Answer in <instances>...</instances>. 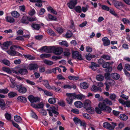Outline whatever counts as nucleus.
Returning a JSON list of instances; mask_svg holds the SVG:
<instances>
[{
	"label": "nucleus",
	"mask_w": 130,
	"mask_h": 130,
	"mask_svg": "<svg viewBox=\"0 0 130 130\" xmlns=\"http://www.w3.org/2000/svg\"><path fill=\"white\" fill-rule=\"evenodd\" d=\"M56 46H49L47 47L45 46L42 47L39 49L40 51H42L46 53H50L53 52L54 53Z\"/></svg>",
	"instance_id": "f257e3e1"
},
{
	"label": "nucleus",
	"mask_w": 130,
	"mask_h": 130,
	"mask_svg": "<svg viewBox=\"0 0 130 130\" xmlns=\"http://www.w3.org/2000/svg\"><path fill=\"white\" fill-rule=\"evenodd\" d=\"M66 95L67 97L66 99L67 103L68 104L71 105L73 100L74 99L73 93H67Z\"/></svg>",
	"instance_id": "f03ea898"
},
{
	"label": "nucleus",
	"mask_w": 130,
	"mask_h": 130,
	"mask_svg": "<svg viewBox=\"0 0 130 130\" xmlns=\"http://www.w3.org/2000/svg\"><path fill=\"white\" fill-rule=\"evenodd\" d=\"M16 90L20 93L24 94L27 91L26 88L23 86L22 84L16 85Z\"/></svg>",
	"instance_id": "7ed1b4c3"
},
{
	"label": "nucleus",
	"mask_w": 130,
	"mask_h": 130,
	"mask_svg": "<svg viewBox=\"0 0 130 130\" xmlns=\"http://www.w3.org/2000/svg\"><path fill=\"white\" fill-rule=\"evenodd\" d=\"M72 56V57L74 58L80 60H83L82 55L77 51L73 52Z\"/></svg>",
	"instance_id": "20e7f679"
},
{
	"label": "nucleus",
	"mask_w": 130,
	"mask_h": 130,
	"mask_svg": "<svg viewBox=\"0 0 130 130\" xmlns=\"http://www.w3.org/2000/svg\"><path fill=\"white\" fill-rule=\"evenodd\" d=\"M113 3L115 6L119 9H120L124 7V5L123 3L121 2L113 1Z\"/></svg>",
	"instance_id": "39448f33"
},
{
	"label": "nucleus",
	"mask_w": 130,
	"mask_h": 130,
	"mask_svg": "<svg viewBox=\"0 0 130 130\" xmlns=\"http://www.w3.org/2000/svg\"><path fill=\"white\" fill-rule=\"evenodd\" d=\"M112 123L114 125L113 126H111V125L108 123L105 122L103 123V126L104 127L109 129H113L114 128L115 126H116L117 125L116 123Z\"/></svg>",
	"instance_id": "423d86ee"
},
{
	"label": "nucleus",
	"mask_w": 130,
	"mask_h": 130,
	"mask_svg": "<svg viewBox=\"0 0 130 130\" xmlns=\"http://www.w3.org/2000/svg\"><path fill=\"white\" fill-rule=\"evenodd\" d=\"M109 63L108 62H104L102 64V67L104 68H107L105 70L106 72H111L112 70V68L111 67H110Z\"/></svg>",
	"instance_id": "0eeeda50"
},
{
	"label": "nucleus",
	"mask_w": 130,
	"mask_h": 130,
	"mask_svg": "<svg viewBox=\"0 0 130 130\" xmlns=\"http://www.w3.org/2000/svg\"><path fill=\"white\" fill-rule=\"evenodd\" d=\"M16 46L12 45L10 47V50H9L7 51V53L11 56H14L16 54V52L14 51V48Z\"/></svg>",
	"instance_id": "6e6552de"
},
{
	"label": "nucleus",
	"mask_w": 130,
	"mask_h": 130,
	"mask_svg": "<svg viewBox=\"0 0 130 130\" xmlns=\"http://www.w3.org/2000/svg\"><path fill=\"white\" fill-rule=\"evenodd\" d=\"M77 0H71L70 2L67 4L68 7L71 9H73L77 4Z\"/></svg>",
	"instance_id": "1a4fd4ad"
},
{
	"label": "nucleus",
	"mask_w": 130,
	"mask_h": 130,
	"mask_svg": "<svg viewBox=\"0 0 130 130\" xmlns=\"http://www.w3.org/2000/svg\"><path fill=\"white\" fill-rule=\"evenodd\" d=\"M38 68V66L36 63H30L28 67V68L31 71L37 69Z\"/></svg>",
	"instance_id": "9d476101"
},
{
	"label": "nucleus",
	"mask_w": 130,
	"mask_h": 130,
	"mask_svg": "<svg viewBox=\"0 0 130 130\" xmlns=\"http://www.w3.org/2000/svg\"><path fill=\"white\" fill-rule=\"evenodd\" d=\"M28 99L31 103L36 102L39 100V99L38 97H35L32 95L29 96Z\"/></svg>",
	"instance_id": "9b49d317"
},
{
	"label": "nucleus",
	"mask_w": 130,
	"mask_h": 130,
	"mask_svg": "<svg viewBox=\"0 0 130 130\" xmlns=\"http://www.w3.org/2000/svg\"><path fill=\"white\" fill-rule=\"evenodd\" d=\"M30 1L32 3H36L35 5L39 7H41L42 6V0H30Z\"/></svg>",
	"instance_id": "f8f14e48"
},
{
	"label": "nucleus",
	"mask_w": 130,
	"mask_h": 130,
	"mask_svg": "<svg viewBox=\"0 0 130 130\" xmlns=\"http://www.w3.org/2000/svg\"><path fill=\"white\" fill-rule=\"evenodd\" d=\"M91 102L90 100L88 99L86 100L83 103L84 107L85 109L88 108L89 107L91 106Z\"/></svg>",
	"instance_id": "ddd939ff"
},
{
	"label": "nucleus",
	"mask_w": 130,
	"mask_h": 130,
	"mask_svg": "<svg viewBox=\"0 0 130 130\" xmlns=\"http://www.w3.org/2000/svg\"><path fill=\"white\" fill-rule=\"evenodd\" d=\"M63 52V49L60 47H58L56 46L54 53L55 54L59 55Z\"/></svg>",
	"instance_id": "4468645a"
},
{
	"label": "nucleus",
	"mask_w": 130,
	"mask_h": 130,
	"mask_svg": "<svg viewBox=\"0 0 130 130\" xmlns=\"http://www.w3.org/2000/svg\"><path fill=\"white\" fill-rule=\"evenodd\" d=\"M50 107V110L53 113L57 115L59 114V113L57 111L58 110V107L57 105H56L55 106H52Z\"/></svg>",
	"instance_id": "2eb2a0df"
},
{
	"label": "nucleus",
	"mask_w": 130,
	"mask_h": 130,
	"mask_svg": "<svg viewBox=\"0 0 130 130\" xmlns=\"http://www.w3.org/2000/svg\"><path fill=\"white\" fill-rule=\"evenodd\" d=\"M74 99H78L82 100H83L85 99L86 98V96L83 94H80L76 95L75 93H73Z\"/></svg>",
	"instance_id": "dca6fc26"
},
{
	"label": "nucleus",
	"mask_w": 130,
	"mask_h": 130,
	"mask_svg": "<svg viewBox=\"0 0 130 130\" xmlns=\"http://www.w3.org/2000/svg\"><path fill=\"white\" fill-rule=\"evenodd\" d=\"M31 26L33 29L38 30L40 28L41 25L40 24L32 23L31 25Z\"/></svg>",
	"instance_id": "f3484780"
},
{
	"label": "nucleus",
	"mask_w": 130,
	"mask_h": 130,
	"mask_svg": "<svg viewBox=\"0 0 130 130\" xmlns=\"http://www.w3.org/2000/svg\"><path fill=\"white\" fill-rule=\"evenodd\" d=\"M106 106L107 105L104 100L102 102L98 104L99 107L101 109L102 111H104L105 109Z\"/></svg>",
	"instance_id": "a211bd4d"
},
{
	"label": "nucleus",
	"mask_w": 130,
	"mask_h": 130,
	"mask_svg": "<svg viewBox=\"0 0 130 130\" xmlns=\"http://www.w3.org/2000/svg\"><path fill=\"white\" fill-rule=\"evenodd\" d=\"M103 42V45L105 46H107L110 44V41L106 37H104L102 39Z\"/></svg>",
	"instance_id": "6ab92c4d"
},
{
	"label": "nucleus",
	"mask_w": 130,
	"mask_h": 130,
	"mask_svg": "<svg viewBox=\"0 0 130 130\" xmlns=\"http://www.w3.org/2000/svg\"><path fill=\"white\" fill-rule=\"evenodd\" d=\"M91 90L94 92L99 91L101 92L102 91V90L101 88L98 87L95 85H93L92 86Z\"/></svg>",
	"instance_id": "aec40b11"
},
{
	"label": "nucleus",
	"mask_w": 130,
	"mask_h": 130,
	"mask_svg": "<svg viewBox=\"0 0 130 130\" xmlns=\"http://www.w3.org/2000/svg\"><path fill=\"white\" fill-rule=\"evenodd\" d=\"M6 104L5 102L3 99H0V107L2 109L4 110L6 108Z\"/></svg>",
	"instance_id": "412c9836"
},
{
	"label": "nucleus",
	"mask_w": 130,
	"mask_h": 130,
	"mask_svg": "<svg viewBox=\"0 0 130 130\" xmlns=\"http://www.w3.org/2000/svg\"><path fill=\"white\" fill-rule=\"evenodd\" d=\"M18 72L21 75H23L27 74L28 73V71L26 69L21 68L19 70Z\"/></svg>",
	"instance_id": "4be33fe9"
},
{
	"label": "nucleus",
	"mask_w": 130,
	"mask_h": 130,
	"mask_svg": "<svg viewBox=\"0 0 130 130\" xmlns=\"http://www.w3.org/2000/svg\"><path fill=\"white\" fill-rule=\"evenodd\" d=\"M43 82V84L47 88L49 89H51V87L49 84L48 81L47 80H42Z\"/></svg>",
	"instance_id": "5701e85b"
},
{
	"label": "nucleus",
	"mask_w": 130,
	"mask_h": 130,
	"mask_svg": "<svg viewBox=\"0 0 130 130\" xmlns=\"http://www.w3.org/2000/svg\"><path fill=\"white\" fill-rule=\"evenodd\" d=\"M11 14L13 17L15 18L19 17L20 15L19 13L16 11H12L11 12Z\"/></svg>",
	"instance_id": "b1692460"
},
{
	"label": "nucleus",
	"mask_w": 130,
	"mask_h": 130,
	"mask_svg": "<svg viewBox=\"0 0 130 130\" xmlns=\"http://www.w3.org/2000/svg\"><path fill=\"white\" fill-rule=\"evenodd\" d=\"M63 88L64 89H71L72 88H73L75 89L76 88V86L75 85H73L71 86L69 85H64L63 87Z\"/></svg>",
	"instance_id": "393cba45"
},
{
	"label": "nucleus",
	"mask_w": 130,
	"mask_h": 130,
	"mask_svg": "<svg viewBox=\"0 0 130 130\" xmlns=\"http://www.w3.org/2000/svg\"><path fill=\"white\" fill-rule=\"evenodd\" d=\"M12 44V42L10 41H7L4 42L3 44V46L5 47V49H7L8 47Z\"/></svg>",
	"instance_id": "a878e982"
},
{
	"label": "nucleus",
	"mask_w": 130,
	"mask_h": 130,
	"mask_svg": "<svg viewBox=\"0 0 130 130\" xmlns=\"http://www.w3.org/2000/svg\"><path fill=\"white\" fill-rule=\"evenodd\" d=\"M74 105L77 108H80L83 106L82 103L79 101H77L74 103Z\"/></svg>",
	"instance_id": "bb28decb"
},
{
	"label": "nucleus",
	"mask_w": 130,
	"mask_h": 130,
	"mask_svg": "<svg viewBox=\"0 0 130 130\" xmlns=\"http://www.w3.org/2000/svg\"><path fill=\"white\" fill-rule=\"evenodd\" d=\"M80 85V87L82 88L85 89H87L88 87L87 83L85 82L81 83Z\"/></svg>",
	"instance_id": "cd10ccee"
},
{
	"label": "nucleus",
	"mask_w": 130,
	"mask_h": 130,
	"mask_svg": "<svg viewBox=\"0 0 130 130\" xmlns=\"http://www.w3.org/2000/svg\"><path fill=\"white\" fill-rule=\"evenodd\" d=\"M6 21L10 23H13L15 22L14 19L11 17L7 16L6 17Z\"/></svg>",
	"instance_id": "c85d7f7f"
},
{
	"label": "nucleus",
	"mask_w": 130,
	"mask_h": 130,
	"mask_svg": "<svg viewBox=\"0 0 130 130\" xmlns=\"http://www.w3.org/2000/svg\"><path fill=\"white\" fill-rule=\"evenodd\" d=\"M111 77L115 79H118L120 78V76L116 73H112L111 75Z\"/></svg>",
	"instance_id": "c756f323"
},
{
	"label": "nucleus",
	"mask_w": 130,
	"mask_h": 130,
	"mask_svg": "<svg viewBox=\"0 0 130 130\" xmlns=\"http://www.w3.org/2000/svg\"><path fill=\"white\" fill-rule=\"evenodd\" d=\"M17 100L19 102H25L27 101L26 99L23 96H19L17 98Z\"/></svg>",
	"instance_id": "7c9ffc66"
},
{
	"label": "nucleus",
	"mask_w": 130,
	"mask_h": 130,
	"mask_svg": "<svg viewBox=\"0 0 130 130\" xmlns=\"http://www.w3.org/2000/svg\"><path fill=\"white\" fill-rule=\"evenodd\" d=\"M117 96V95L114 93L110 94L109 98L111 100L115 101H116V99Z\"/></svg>",
	"instance_id": "2f4dec72"
},
{
	"label": "nucleus",
	"mask_w": 130,
	"mask_h": 130,
	"mask_svg": "<svg viewBox=\"0 0 130 130\" xmlns=\"http://www.w3.org/2000/svg\"><path fill=\"white\" fill-rule=\"evenodd\" d=\"M14 120L18 122H20L22 120V118L20 116H15L14 117Z\"/></svg>",
	"instance_id": "473e14b6"
},
{
	"label": "nucleus",
	"mask_w": 130,
	"mask_h": 130,
	"mask_svg": "<svg viewBox=\"0 0 130 130\" xmlns=\"http://www.w3.org/2000/svg\"><path fill=\"white\" fill-rule=\"evenodd\" d=\"M120 118L123 120H126L128 118L127 116L125 114H121L120 116Z\"/></svg>",
	"instance_id": "72a5a7b5"
},
{
	"label": "nucleus",
	"mask_w": 130,
	"mask_h": 130,
	"mask_svg": "<svg viewBox=\"0 0 130 130\" xmlns=\"http://www.w3.org/2000/svg\"><path fill=\"white\" fill-rule=\"evenodd\" d=\"M10 79L11 83L12 84V85H10L11 87L12 88H14L15 86L16 87V86L17 85H16L15 83L14 82V80L12 79L11 77L10 78Z\"/></svg>",
	"instance_id": "f704fd0d"
},
{
	"label": "nucleus",
	"mask_w": 130,
	"mask_h": 130,
	"mask_svg": "<svg viewBox=\"0 0 130 130\" xmlns=\"http://www.w3.org/2000/svg\"><path fill=\"white\" fill-rule=\"evenodd\" d=\"M28 20H27V17H23L21 19V21L22 23H23L28 24L29 22Z\"/></svg>",
	"instance_id": "c9c22d12"
},
{
	"label": "nucleus",
	"mask_w": 130,
	"mask_h": 130,
	"mask_svg": "<svg viewBox=\"0 0 130 130\" xmlns=\"http://www.w3.org/2000/svg\"><path fill=\"white\" fill-rule=\"evenodd\" d=\"M17 95V93L14 92H11L8 94V96L9 98H13Z\"/></svg>",
	"instance_id": "e433bc0d"
},
{
	"label": "nucleus",
	"mask_w": 130,
	"mask_h": 130,
	"mask_svg": "<svg viewBox=\"0 0 130 130\" xmlns=\"http://www.w3.org/2000/svg\"><path fill=\"white\" fill-rule=\"evenodd\" d=\"M86 109L91 114H92L94 113V108L91 106Z\"/></svg>",
	"instance_id": "4c0bfd02"
},
{
	"label": "nucleus",
	"mask_w": 130,
	"mask_h": 130,
	"mask_svg": "<svg viewBox=\"0 0 130 130\" xmlns=\"http://www.w3.org/2000/svg\"><path fill=\"white\" fill-rule=\"evenodd\" d=\"M68 78L71 80H78L79 78L78 76H69L68 77Z\"/></svg>",
	"instance_id": "58836bf2"
},
{
	"label": "nucleus",
	"mask_w": 130,
	"mask_h": 130,
	"mask_svg": "<svg viewBox=\"0 0 130 130\" xmlns=\"http://www.w3.org/2000/svg\"><path fill=\"white\" fill-rule=\"evenodd\" d=\"M96 78L97 80L101 81L103 80L104 77L103 75H99L96 76Z\"/></svg>",
	"instance_id": "ea45409f"
},
{
	"label": "nucleus",
	"mask_w": 130,
	"mask_h": 130,
	"mask_svg": "<svg viewBox=\"0 0 130 130\" xmlns=\"http://www.w3.org/2000/svg\"><path fill=\"white\" fill-rule=\"evenodd\" d=\"M51 88L52 89H54V90L56 92H60L62 91L61 89L59 87H56L54 86H52Z\"/></svg>",
	"instance_id": "a19ab883"
},
{
	"label": "nucleus",
	"mask_w": 130,
	"mask_h": 130,
	"mask_svg": "<svg viewBox=\"0 0 130 130\" xmlns=\"http://www.w3.org/2000/svg\"><path fill=\"white\" fill-rule=\"evenodd\" d=\"M51 55L50 54H44L40 55V57L42 58H48L50 57Z\"/></svg>",
	"instance_id": "79ce46f5"
},
{
	"label": "nucleus",
	"mask_w": 130,
	"mask_h": 130,
	"mask_svg": "<svg viewBox=\"0 0 130 130\" xmlns=\"http://www.w3.org/2000/svg\"><path fill=\"white\" fill-rule=\"evenodd\" d=\"M43 61L44 63L50 66L53 64V62L52 61L46 59L44 60Z\"/></svg>",
	"instance_id": "37998d69"
},
{
	"label": "nucleus",
	"mask_w": 130,
	"mask_h": 130,
	"mask_svg": "<svg viewBox=\"0 0 130 130\" xmlns=\"http://www.w3.org/2000/svg\"><path fill=\"white\" fill-rule=\"evenodd\" d=\"M5 118L7 120L11 121V115L10 114L6 112L5 114Z\"/></svg>",
	"instance_id": "c03bdc74"
},
{
	"label": "nucleus",
	"mask_w": 130,
	"mask_h": 130,
	"mask_svg": "<svg viewBox=\"0 0 130 130\" xmlns=\"http://www.w3.org/2000/svg\"><path fill=\"white\" fill-rule=\"evenodd\" d=\"M103 100L106 105L107 104L108 105H112V102L111 101L109 100L108 99H106Z\"/></svg>",
	"instance_id": "a18cd8bd"
},
{
	"label": "nucleus",
	"mask_w": 130,
	"mask_h": 130,
	"mask_svg": "<svg viewBox=\"0 0 130 130\" xmlns=\"http://www.w3.org/2000/svg\"><path fill=\"white\" fill-rule=\"evenodd\" d=\"M27 20L29 21L33 22L36 21L37 19L35 17H27Z\"/></svg>",
	"instance_id": "49530a36"
},
{
	"label": "nucleus",
	"mask_w": 130,
	"mask_h": 130,
	"mask_svg": "<svg viewBox=\"0 0 130 130\" xmlns=\"http://www.w3.org/2000/svg\"><path fill=\"white\" fill-rule=\"evenodd\" d=\"M47 10L48 11H50L51 12L54 14L55 15H56L57 14V12L56 11L54 10L51 7H49L47 8Z\"/></svg>",
	"instance_id": "de8ad7c7"
},
{
	"label": "nucleus",
	"mask_w": 130,
	"mask_h": 130,
	"mask_svg": "<svg viewBox=\"0 0 130 130\" xmlns=\"http://www.w3.org/2000/svg\"><path fill=\"white\" fill-rule=\"evenodd\" d=\"M73 120L75 124H79L81 121L80 119L76 117L74 118L73 119Z\"/></svg>",
	"instance_id": "09e8293b"
},
{
	"label": "nucleus",
	"mask_w": 130,
	"mask_h": 130,
	"mask_svg": "<svg viewBox=\"0 0 130 130\" xmlns=\"http://www.w3.org/2000/svg\"><path fill=\"white\" fill-rule=\"evenodd\" d=\"M48 16L49 18L52 20L56 21L57 20V18L56 17L50 14H48Z\"/></svg>",
	"instance_id": "8fccbe9b"
},
{
	"label": "nucleus",
	"mask_w": 130,
	"mask_h": 130,
	"mask_svg": "<svg viewBox=\"0 0 130 130\" xmlns=\"http://www.w3.org/2000/svg\"><path fill=\"white\" fill-rule=\"evenodd\" d=\"M74 9L76 12H77L80 13L82 12V9L80 6H76L74 8Z\"/></svg>",
	"instance_id": "3c124183"
},
{
	"label": "nucleus",
	"mask_w": 130,
	"mask_h": 130,
	"mask_svg": "<svg viewBox=\"0 0 130 130\" xmlns=\"http://www.w3.org/2000/svg\"><path fill=\"white\" fill-rule=\"evenodd\" d=\"M48 101L50 103L53 104L56 102V100L54 98H51L49 99Z\"/></svg>",
	"instance_id": "603ef678"
},
{
	"label": "nucleus",
	"mask_w": 130,
	"mask_h": 130,
	"mask_svg": "<svg viewBox=\"0 0 130 130\" xmlns=\"http://www.w3.org/2000/svg\"><path fill=\"white\" fill-rule=\"evenodd\" d=\"M48 33L50 35L54 36L56 35V34L51 29H48L47 30Z\"/></svg>",
	"instance_id": "864d4df0"
},
{
	"label": "nucleus",
	"mask_w": 130,
	"mask_h": 130,
	"mask_svg": "<svg viewBox=\"0 0 130 130\" xmlns=\"http://www.w3.org/2000/svg\"><path fill=\"white\" fill-rule=\"evenodd\" d=\"M107 82L110 86L114 85L115 84V81L112 79L109 80Z\"/></svg>",
	"instance_id": "5fc2aeb1"
},
{
	"label": "nucleus",
	"mask_w": 130,
	"mask_h": 130,
	"mask_svg": "<svg viewBox=\"0 0 130 130\" xmlns=\"http://www.w3.org/2000/svg\"><path fill=\"white\" fill-rule=\"evenodd\" d=\"M8 91V89L6 88L5 89H0V93L4 94L7 93Z\"/></svg>",
	"instance_id": "6e6d98bb"
},
{
	"label": "nucleus",
	"mask_w": 130,
	"mask_h": 130,
	"mask_svg": "<svg viewBox=\"0 0 130 130\" xmlns=\"http://www.w3.org/2000/svg\"><path fill=\"white\" fill-rule=\"evenodd\" d=\"M2 61L4 64L7 66H9L10 65V63L9 61L7 60L4 59L2 60Z\"/></svg>",
	"instance_id": "4d7b16f0"
},
{
	"label": "nucleus",
	"mask_w": 130,
	"mask_h": 130,
	"mask_svg": "<svg viewBox=\"0 0 130 130\" xmlns=\"http://www.w3.org/2000/svg\"><path fill=\"white\" fill-rule=\"evenodd\" d=\"M23 56L26 58H27L28 59H29L30 60H33L34 59V58L31 55H25L24 54Z\"/></svg>",
	"instance_id": "13d9d810"
},
{
	"label": "nucleus",
	"mask_w": 130,
	"mask_h": 130,
	"mask_svg": "<svg viewBox=\"0 0 130 130\" xmlns=\"http://www.w3.org/2000/svg\"><path fill=\"white\" fill-rule=\"evenodd\" d=\"M111 110L112 109L110 107L108 106H106V108H105V109L104 111H105L109 113L111 112Z\"/></svg>",
	"instance_id": "bf43d9fd"
},
{
	"label": "nucleus",
	"mask_w": 130,
	"mask_h": 130,
	"mask_svg": "<svg viewBox=\"0 0 130 130\" xmlns=\"http://www.w3.org/2000/svg\"><path fill=\"white\" fill-rule=\"evenodd\" d=\"M59 105L61 106H65V102L62 100L58 102Z\"/></svg>",
	"instance_id": "052dcab7"
},
{
	"label": "nucleus",
	"mask_w": 130,
	"mask_h": 130,
	"mask_svg": "<svg viewBox=\"0 0 130 130\" xmlns=\"http://www.w3.org/2000/svg\"><path fill=\"white\" fill-rule=\"evenodd\" d=\"M39 111L43 115L45 116L46 115L47 112L46 111L42 109L39 110Z\"/></svg>",
	"instance_id": "680f3d73"
},
{
	"label": "nucleus",
	"mask_w": 130,
	"mask_h": 130,
	"mask_svg": "<svg viewBox=\"0 0 130 130\" xmlns=\"http://www.w3.org/2000/svg\"><path fill=\"white\" fill-rule=\"evenodd\" d=\"M65 36L66 38H69L71 37L72 36V33L69 31L66 33Z\"/></svg>",
	"instance_id": "e2e57ef3"
},
{
	"label": "nucleus",
	"mask_w": 130,
	"mask_h": 130,
	"mask_svg": "<svg viewBox=\"0 0 130 130\" xmlns=\"http://www.w3.org/2000/svg\"><path fill=\"white\" fill-rule=\"evenodd\" d=\"M102 8L103 10L109 11V8L108 6L104 5L102 6Z\"/></svg>",
	"instance_id": "0e129e2a"
},
{
	"label": "nucleus",
	"mask_w": 130,
	"mask_h": 130,
	"mask_svg": "<svg viewBox=\"0 0 130 130\" xmlns=\"http://www.w3.org/2000/svg\"><path fill=\"white\" fill-rule=\"evenodd\" d=\"M122 20L124 24H126L127 23L129 24L130 23V21L127 19L124 18L122 19Z\"/></svg>",
	"instance_id": "69168bd1"
},
{
	"label": "nucleus",
	"mask_w": 130,
	"mask_h": 130,
	"mask_svg": "<svg viewBox=\"0 0 130 130\" xmlns=\"http://www.w3.org/2000/svg\"><path fill=\"white\" fill-rule=\"evenodd\" d=\"M60 45L65 46L66 47L68 46V45L67 42L66 41H63L59 43Z\"/></svg>",
	"instance_id": "338daca9"
},
{
	"label": "nucleus",
	"mask_w": 130,
	"mask_h": 130,
	"mask_svg": "<svg viewBox=\"0 0 130 130\" xmlns=\"http://www.w3.org/2000/svg\"><path fill=\"white\" fill-rule=\"evenodd\" d=\"M110 73H105L104 75V77L105 78L107 79H108L110 78Z\"/></svg>",
	"instance_id": "774afa93"
}]
</instances>
